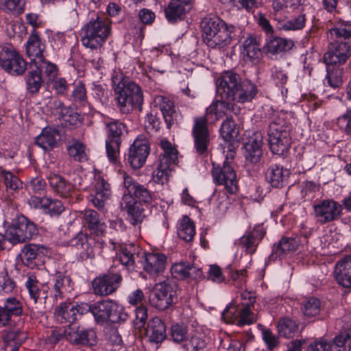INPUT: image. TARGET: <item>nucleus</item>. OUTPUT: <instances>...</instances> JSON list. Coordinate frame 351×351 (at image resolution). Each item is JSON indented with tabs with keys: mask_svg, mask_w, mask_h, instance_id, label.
I'll use <instances>...</instances> for the list:
<instances>
[{
	"mask_svg": "<svg viewBox=\"0 0 351 351\" xmlns=\"http://www.w3.org/2000/svg\"><path fill=\"white\" fill-rule=\"evenodd\" d=\"M116 252V258L109 271L95 278L92 287L95 295L104 296L114 292L122 280L121 273L130 274L132 266V243H117L110 241L108 247Z\"/></svg>",
	"mask_w": 351,
	"mask_h": 351,
	"instance_id": "1",
	"label": "nucleus"
},
{
	"mask_svg": "<svg viewBox=\"0 0 351 351\" xmlns=\"http://www.w3.org/2000/svg\"><path fill=\"white\" fill-rule=\"evenodd\" d=\"M217 93L228 101L245 103L251 101L257 95L255 84L232 71L223 72L216 80Z\"/></svg>",
	"mask_w": 351,
	"mask_h": 351,
	"instance_id": "2",
	"label": "nucleus"
},
{
	"mask_svg": "<svg viewBox=\"0 0 351 351\" xmlns=\"http://www.w3.org/2000/svg\"><path fill=\"white\" fill-rule=\"evenodd\" d=\"M231 101L223 99L211 104L206 110L204 116L194 118V123L192 128V135L194 139V146L196 152L201 156L208 154V145L210 144V132L208 127V121L214 115V121H217L223 116L227 112L232 110L233 105Z\"/></svg>",
	"mask_w": 351,
	"mask_h": 351,
	"instance_id": "3",
	"label": "nucleus"
},
{
	"mask_svg": "<svg viewBox=\"0 0 351 351\" xmlns=\"http://www.w3.org/2000/svg\"><path fill=\"white\" fill-rule=\"evenodd\" d=\"M332 41L323 59L326 64H342L351 56V23L337 24L330 30Z\"/></svg>",
	"mask_w": 351,
	"mask_h": 351,
	"instance_id": "4",
	"label": "nucleus"
},
{
	"mask_svg": "<svg viewBox=\"0 0 351 351\" xmlns=\"http://www.w3.org/2000/svg\"><path fill=\"white\" fill-rule=\"evenodd\" d=\"M111 31L108 19L93 13L81 29V42L86 48L97 49L106 42Z\"/></svg>",
	"mask_w": 351,
	"mask_h": 351,
	"instance_id": "5",
	"label": "nucleus"
},
{
	"mask_svg": "<svg viewBox=\"0 0 351 351\" xmlns=\"http://www.w3.org/2000/svg\"><path fill=\"white\" fill-rule=\"evenodd\" d=\"M147 319V308L142 306L137 307L135 310L133 326L135 330L138 331V334H135V335H138V338L146 335L152 342H162L167 337L166 326L164 322L158 317H155L149 322L147 327L145 328Z\"/></svg>",
	"mask_w": 351,
	"mask_h": 351,
	"instance_id": "6",
	"label": "nucleus"
},
{
	"mask_svg": "<svg viewBox=\"0 0 351 351\" xmlns=\"http://www.w3.org/2000/svg\"><path fill=\"white\" fill-rule=\"evenodd\" d=\"M38 234L37 225L23 214L16 215L5 229L7 241L14 245L26 243Z\"/></svg>",
	"mask_w": 351,
	"mask_h": 351,
	"instance_id": "7",
	"label": "nucleus"
},
{
	"mask_svg": "<svg viewBox=\"0 0 351 351\" xmlns=\"http://www.w3.org/2000/svg\"><path fill=\"white\" fill-rule=\"evenodd\" d=\"M69 244L76 249V260L80 262L93 259L95 256L101 255L106 245L101 237L90 234L89 235L83 232H78L73 237Z\"/></svg>",
	"mask_w": 351,
	"mask_h": 351,
	"instance_id": "8",
	"label": "nucleus"
},
{
	"mask_svg": "<svg viewBox=\"0 0 351 351\" xmlns=\"http://www.w3.org/2000/svg\"><path fill=\"white\" fill-rule=\"evenodd\" d=\"M88 312L93 315L95 322L99 324L107 322L120 323L125 322L128 314L124 308L111 300H101L93 304L88 303Z\"/></svg>",
	"mask_w": 351,
	"mask_h": 351,
	"instance_id": "9",
	"label": "nucleus"
},
{
	"mask_svg": "<svg viewBox=\"0 0 351 351\" xmlns=\"http://www.w3.org/2000/svg\"><path fill=\"white\" fill-rule=\"evenodd\" d=\"M24 305L21 298L9 295L1 300L0 304V328L23 326Z\"/></svg>",
	"mask_w": 351,
	"mask_h": 351,
	"instance_id": "10",
	"label": "nucleus"
},
{
	"mask_svg": "<svg viewBox=\"0 0 351 351\" xmlns=\"http://www.w3.org/2000/svg\"><path fill=\"white\" fill-rule=\"evenodd\" d=\"M114 101L122 114H128L132 110V79L123 73L112 76Z\"/></svg>",
	"mask_w": 351,
	"mask_h": 351,
	"instance_id": "11",
	"label": "nucleus"
},
{
	"mask_svg": "<svg viewBox=\"0 0 351 351\" xmlns=\"http://www.w3.org/2000/svg\"><path fill=\"white\" fill-rule=\"evenodd\" d=\"M27 62L12 45H0V66L8 73L19 76L25 73Z\"/></svg>",
	"mask_w": 351,
	"mask_h": 351,
	"instance_id": "12",
	"label": "nucleus"
},
{
	"mask_svg": "<svg viewBox=\"0 0 351 351\" xmlns=\"http://www.w3.org/2000/svg\"><path fill=\"white\" fill-rule=\"evenodd\" d=\"M88 303L77 302L70 300L62 302L56 310V316L58 322L65 324L64 328H73L74 325H79L78 319L84 314L88 312Z\"/></svg>",
	"mask_w": 351,
	"mask_h": 351,
	"instance_id": "13",
	"label": "nucleus"
},
{
	"mask_svg": "<svg viewBox=\"0 0 351 351\" xmlns=\"http://www.w3.org/2000/svg\"><path fill=\"white\" fill-rule=\"evenodd\" d=\"M153 306L159 311L169 308L177 300L176 291L173 289L169 278L156 283L149 297Z\"/></svg>",
	"mask_w": 351,
	"mask_h": 351,
	"instance_id": "14",
	"label": "nucleus"
},
{
	"mask_svg": "<svg viewBox=\"0 0 351 351\" xmlns=\"http://www.w3.org/2000/svg\"><path fill=\"white\" fill-rule=\"evenodd\" d=\"M50 287V297L53 298L52 302L57 303L59 300L63 299L64 293L73 289V282L66 270L62 267L55 269L49 274V280L47 282Z\"/></svg>",
	"mask_w": 351,
	"mask_h": 351,
	"instance_id": "15",
	"label": "nucleus"
},
{
	"mask_svg": "<svg viewBox=\"0 0 351 351\" xmlns=\"http://www.w3.org/2000/svg\"><path fill=\"white\" fill-rule=\"evenodd\" d=\"M25 286L34 304H44L45 308L46 305L53 306L56 304V303L52 302L53 298L51 299L49 284L40 282L35 275L29 274L27 276Z\"/></svg>",
	"mask_w": 351,
	"mask_h": 351,
	"instance_id": "16",
	"label": "nucleus"
},
{
	"mask_svg": "<svg viewBox=\"0 0 351 351\" xmlns=\"http://www.w3.org/2000/svg\"><path fill=\"white\" fill-rule=\"evenodd\" d=\"M138 262L143 264V270L152 276L161 275L166 268L167 263V256L162 253H146L139 250L136 252Z\"/></svg>",
	"mask_w": 351,
	"mask_h": 351,
	"instance_id": "17",
	"label": "nucleus"
},
{
	"mask_svg": "<svg viewBox=\"0 0 351 351\" xmlns=\"http://www.w3.org/2000/svg\"><path fill=\"white\" fill-rule=\"evenodd\" d=\"M212 176L217 185H223L226 193H236L238 190L237 175L232 167L224 162L222 167L213 162Z\"/></svg>",
	"mask_w": 351,
	"mask_h": 351,
	"instance_id": "18",
	"label": "nucleus"
},
{
	"mask_svg": "<svg viewBox=\"0 0 351 351\" xmlns=\"http://www.w3.org/2000/svg\"><path fill=\"white\" fill-rule=\"evenodd\" d=\"M106 154L110 162H115L121 145V136L125 130V125L119 121H112L106 124Z\"/></svg>",
	"mask_w": 351,
	"mask_h": 351,
	"instance_id": "19",
	"label": "nucleus"
},
{
	"mask_svg": "<svg viewBox=\"0 0 351 351\" xmlns=\"http://www.w3.org/2000/svg\"><path fill=\"white\" fill-rule=\"evenodd\" d=\"M47 254V249L45 246L28 243L24 245L20 256L25 266L30 269H40L45 265Z\"/></svg>",
	"mask_w": 351,
	"mask_h": 351,
	"instance_id": "20",
	"label": "nucleus"
},
{
	"mask_svg": "<svg viewBox=\"0 0 351 351\" xmlns=\"http://www.w3.org/2000/svg\"><path fill=\"white\" fill-rule=\"evenodd\" d=\"M66 339L75 346L93 347L97 344V337L93 328L74 325L73 328H66Z\"/></svg>",
	"mask_w": 351,
	"mask_h": 351,
	"instance_id": "21",
	"label": "nucleus"
},
{
	"mask_svg": "<svg viewBox=\"0 0 351 351\" xmlns=\"http://www.w3.org/2000/svg\"><path fill=\"white\" fill-rule=\"evenodd\" d=\"M315 217L317 221L323 225L337 219L341 213L342 208L337 202L325 199L313 206Z\"/></svg>",
	"mask_w": 351,
	"mask_h": 351,
	"instance_id": "22",
	"label": "nucleus"
},
{
	"mask_svg": "<svg viewBox=\"0 0 351 351\" xmlns=\"http://www.w3.org/2000/svg\"><path fill=\"white\" fill-rule=\"evenodd\" d=\"M29 204L35 208L41 209L44 214L54 218H58L65 210L62 201L46 196H31Z\"/></svg>",
	"mask_w": 351,
	"mask_h": 351,
	"instance_id": "23",
	"label": "nucleus"
},
{
	"mask_svg": "<svg viewBox=\"0 0 351 351\" xmlns=\"http://www.w3.org/2000/svg\"><path fill=\"white\" fill-rule=\"evenodd\" d=\"M0 182L5 186L6 192L10 193V195H3L2 199L7 204H10L14 198L13 193L22 189L23 182L14 173L4 169L1 166H0Z\"/></svg>",
	"mask_w": 351,
	"mask_h": 351,
	"instance_id": "24",
	"label": "nucleus"
},
{
	"mask_svg": "<svg viewBox=\"0 0 351 351\" xmlns=\"http://www.w3.org/2000/svg\"><path fill=\"white\" fill-rule=\"evenodd\" d=\"M265 234L263 228L257 226L247 231L237 242V245L247 254H253L256 251L259 243Z\"/></svg>",
	"mask_w": 351,
	"mask_h": 351,
	"instance_id": "25",
	"label": "nucleus"
},
{
	"mask_svg": "<svg viewBox=\"0 0 351 351\" xmlns=\"http://www.w3.org/2000/svg\"><path fill=\"white\" fill-rule=\"evenodd\" d=\"M46 45V40L41 38L36 29H32L25 44L26 54L31 62L38 61L45 58Z\"/></svg>",
	"mask_w": 351,
	"mask_h": 351,
	"instance_id": "26",
	"label": "nucleus"
},
{
	"mask_svg": "<svg viewBox=\"0 0 351 351\" xmlns=\"http://www.w3.org/2000/svg\"><path fill=\"white\" fill-rule=\"evenodd\" d=\"M14 327L5 330L3 335V342L5 349L8 351H19V348L25 342L27 339V332L16 324H13Z\"/></svg>",
	"mask_w": 351,
	"mask_h": 351,
	"instance_id": "27",
	"label": "nucleus"
},
{
	"mask_svg": "<svg viewBox=\"0 0 351 351\" xmlns=\"http://www.w3.org/2000/svg\"><path fill=\"white\" fill-rule=\"evenodd\" d=\"M83 226L90 234L101 237L106 231V225L100 215L95 210L87 209L82 213Z\"/></svg>",
	"mask_w": 351,
	"mask_h": 351,
	"instance_id": "28",
	"label": "nucleus"
},
{
	"mask_svg": "<svg viewBox=\"0 0 351 351\" xmlns=\"http://www.w3.org/2000/svg\"><path fill=\"white\" fill-rule=\"evenodd\" d=\"M111 195L110 184L101 177L97 180L95 190L90 195V201L95 208L103 211L105 209V204L109 199Z\"/></svg>",
	"mask_w": 351,
	"mask_h": 351,
	"instance_id": "29",
	"label": "nucleus"
},
{
	"mask_svg": "<svg viewBox=\"0 0 351 351\" xmlns=\"http://www.w3.org/2000/svg\"><path fill=\"white\" fill-rule=\"evenodd\" d=\"M154 105L162 112L169 129L171 128L172 125L177 123L178 113L171 99L163 95H158L154 98Z\"/></svg>",
	"mask_w": 351,
	"mask_h": 351,
	"instance_id": "30",
	"label": "nucleus"
},
{
	"mask_svg": "<svg viewBox=\"0 0 351 351\" xmlns=\"http://www.w3.org/2000/svg\"><path fill=\"white\" fill-rule=\"evenodd\" d=\"M26 71L27 72L24 76L25 90L27 94L34 96L39 93L44 83V80L40 73V70L38 67L34 66L31 62L29 66H27Z\"/></svg>",
	"mask_w": 351,
	"mask_h": 351,
	"instance_id": "31",
	"label": "nucleus"
},
{
	"mask_svg": "<svg viewBox=\"0 0 351 351\" xmlns=\"http://www.w3.org/2000/svg\"><path fill=\"white\" fill-rule=\"evenodd\" d=\"M263 136L260 132H256L249 136L244 144L245 156L252 163L259 161L262 154Z\"/></svg>",
	"mask_w": 351,
	"mask_h": 351,
	"instance_id": "32",
	"label": "nucleus"
},
{
	"mask_svg": "<svg viewBox=\"0 0 351 351\" xmlns=\"http://www.w3.org/2000/svg\"><path fill=\"white\" fill-rule=\"evenodd\" d=\"M48 181L53 193L60 197H71L75 190V185L60 174H49Z\"/></svg>",
	"mask_w": 351,
	"mask_h": 351,
	"instance_id": "33",
	"label": "nucleus"
},
{
	"mask_svg": "<svg viewBox=\"0 0 351 351\" xmlns=\"http://www.w3.org/2000/svg\"><path fill=\"white\" fill-rule=\"evenodd\" d=\"M334 275L339 285L345 288H351V255L337 262Z\"/></svg>",
	"mask_w": 351,
	"mask_h": 351,
	"instance_id": "34",
	"label": "nucleus"
},
{
	"mask_svg": "<svg viewBox=\"0 0 351 351\" xmlns=\"http://www.w3.org/2000/svg\"><path fill=\"white\" fill-rule=\"evenodd\" d=\"M120 174H123V182L122 186L123 195L119 203L121 213L124 215L125 213L128 215V219L132 221V177L125 171H119Z\"/></svg>",
	"mask_w": 351,
	"mask_h": 351,
	"instance_id": "35",
	"label": "nucleus"
},
{
	"mask_svg": "<svg viewBox=\"0 0 351 351\" xmlns=\"http://www.w3.org/2000/svg\"><path fill=\"white\" fill-rule=\"evenodd\" d=\"M53 107L59 110V119L65 123L66 126H77L82 123V118L73 108L66 107L59 99L53 100Z\"/></svg>",
	"mask_w": 351,
	"mask_h": 351,
	"instance_id": "36",
	"label": "nucleus"
},
{
	"mask_svg": "<svg viewBox=\"0 0 351 351\" xmlns=\"http://www.w3.org/2000/svg\"><path fill=\"white\" fill-rule=\"evenodd\" d=\"M149 154V146L147 139L143 136L133 142V169H140L146 162Z\"/></svg>",
	"mask_w": 351,
	"mask_h": 351,
	"instance_id": "37",
	"label": "nucleus"
},
{
	"mask_svg": "<svg viewBox=\"0 0 351 351\" xmlns=\"http://www.w3.org/2000/svg\"><path fill=\"white\" fill-rule=\"evenodd\" d=\"M271 151L278 155H282L290 147L291 138L290 133L268 132Z\"/></svg>",
	"mask_w": 351,
	"mask_h": 351,
	"instance_id": "38",
	"label": "nucleus"
},
{
	"mask_svg": "<svg viewBox=\"0 0 351 351\" xmlns=\"http://www.w3.org/2000/svg\"><path fill=\"white\" fill-rule=\"evenodd\" d=\"M289 171L278 165L269 167L267 173V179L272 186L282 187L289 176Z\"/></svg>",
	"mask_w": 351,
	"mask_h": 351,
	"instance_id": "39",
	"label": "nucleus"
},
{
	"mask_svg": "<svg viewBox=\"0 0 351 351\" xmlns=\"http://www.w3.org/2000/svg\"><path fill=\"white\" fill-rule=\"evenodd\" d=\"M66 150L69 157L76 162H83L88 159V149L80 140L73 138L69 141Z\"/></svg>",
	"mask_w": 351,
	"mask_h": 351,
	"instance_id": "40",
	"label": "nucleus"
},
{
	"mask_svg": "<svg viewBox=\"0 0 351 351\" xmlns=\"http://www.w3.org/2000/svg\"><path fill=\"white\" fill-rule=\"evenodd\" d=\"M293 46V43L291 40L274 36L272 35L267 39L265 48L267 53L276 54L289 50Z\"/></svg>",
	"mask_w": 351,
	"mask_h": 351,
	"instance_id": "41",
	"label": "nucleus"
},
{
	"mask_svg": "<svg viewBox=\"0 0 351 351\" xmlns=\"http://www.w3.org/2000/svg\"><path fill=\"white\" fill-rule=\"evenodd\" d=\"M299 245V241L296 238L282 237L278 243L273 247V254L283 257L287 254L295 252Z\"/></svg>",
	"mask_w": 351,
	"mask_h": 351,
	"instance_id": "42",
	"label": "nucleus"
},
{
	"mask_svg": "<svg viewBox=\"0 0 351 351\" xmlns=\"http://www.w3.org/2000/svg\"><path fill=\"white\" fill-rule=\"evenodd\" d=\"M35 145L42 148L44 152H49L57 146V141L54 130L44 128L41 133L35 138Z\"/></svg>",
	"mask_w": 351,
	"mask_h": 351,
	"instance_id": "43",
	"label": "nucleus"
},
{
	"mask_svg": "<svg viewBox=\"0 0 351 351\" xmlns=\"http://www.w3.org/2000/svg\"><path fill=\"white\" fill-rule=\"evenodd\" d=\"M31 62L34 66L38 67L40 75L43 77H45L46 78L47 84H49V82L58 76V68L57 65L47 60L45 58Z\"/></svg>",
	"mask_w": 351,
	"mask_h": 351,
	"instance_id": "44",
	"label": "nucleus"
},
{
	"mask_svg": "<svg viewBox=\"0 0 351 351\" xmlns=\"http://www.w3.org/2000/svg\"><path fill=\"white\" fill-rule=\"evenodd\" d=\"M224 23L217 17H205L202 21L201 26L203 31V38L205 43L206 41L213 39V34H216L218 30L221 29V26L223 25Z\"/></svg>",
	"mask_w": 351,
	"mask_h": 351,
	"instance_id": "45",
	"label": "nucleus"
},
{
	"mask_svg": "<svg viewBox=\"0 0 351 351\" xmlns=\"http://www.w3.org/2000/svg\"><path fill=\"white\" fill-rule=\"evenodd\" d=\"M224 23L217 17H205L202 21L201 26L203 31V38L205 43L206 41L213 39V34H216L218 30L221 29V26L223 25Z\"/></svg>",
	"mask_w": 351,
	"mask_h": 351,
	"instance_id": "46",
	"label": "nucleus"
},
{
	"mask_svg": "<svg viewBox=\"0 0 351 351\" xmlns=\"http://www.w3.org/2000/svg\"><path fill=\"white\" fill-rule=\"evenodd\" d=\"M67 97L73 104L79 107H85L88 104L85 84L82 81L75 84L71 93Z\"/></svg>",
	"mask_w": 351,
	"mask_h": 351,
	"instance_id": "47",
	"label": "nucleus"
},
{
	"mask_svg": "<svg viewBox=\"0 0 351 351\" xmlns=\"http://www.w3.org/2000/svg\"><path fill=\"white\" fill-rule=\"evenodd\" d=\"M177 1L171 0L165 8V16L169 21L175 22L181 19L191 10V6L180 4Z\"/></svg>",
	"mask_w": 351,
	"mask_h": 351,
	"instance_id": "48",
	"label": "nucleus"
},
{
	"mask_svg": "<svg viewBox=\"0 0 351 351\" xmlns=\"http://www.w3.org/2000/svg\"><path fill=\"white\" fill-rule=\"evenodd\" d=\"M195 234V228L193 222L189 217L184 216L178 228V237L186 242H190L193 240Z\"/></svg>",
	"mask_w": 351,
	"mask_h": 351,
	"instance_id": "49",
	"label": "nucleus"
},
{
	"mask_svg": "<svg viewBox=\"0 0 351 351\" xmlns=\"http://www.w3.org/2000/svg\"><path fill=\"white\" fill-rule=\"evenodd\" d=\"M232 36L231 32L228 30L226 25L224 23L223 25L221 26V29L218 30L215 36L213 34V39L209 41H206V45L211 47H222L231 41Z\"/></svg>",
	"mask_w": 351,
	"mask_h": 351,
	"instance_id": "50",
	"label": "nucleus"
},
{
	"mask_svg": "<svg viewBox=\"0 0 351 351\" xmlns=\"http://www.w3.org/2000/svg\"><path fill=\"white\" fill-rule=\"evenodd\" d=\"M244 53L252 61L258 60L262 56L261 45L254 37H248L243 43Z\"/></svg>",
	"mask_w": 351,
	"mask_h": 351,
	"instance_id": "51",
	"label": "nucleus"
},
{
	"mask_svg": "<svg viewBox=\"0 0 351 351\" xmlns=\"http://www.w3.org/2000/svg\"><path fill=\"white\" fill-rule=\"evenodd\" d=\"M220 133L226 141H234L238 138L239 129L232 119L227 118L221 126Z\"/></svg>",
	"mask_w": 351,
	"mask_h": 351,
	"instance_id": "52",
	"label": "nucleus"
},
{
	"mask_svg": "<svg viewBox=\"0 0 351 351\" xmlns=\"http://www.w3.org/2000/svg\"><path fill=\"white\" fill-rule=\"evenodd\" d=\"M173 164L167 162L165 158H160L158 167L153 173V180L155 182L163 184L168 181L171 166Z\"/></svg>",
	"mask_w": 351,
	"mask_h": 351,
	"instance_id": "53",
	"label": "nucleus"
},
{
	"mask_svg": "<svg viewBox=\"0 0 351 351\" xmlns=\"http://www.w3.org/2000/svg\"><path fill=\"white\" fill-rule=\"evenodd\" d=\"M305 21V15L301 14L290 20L286 21L283 19L279 23H277V28L284 31L300 30L304 27Z\"/></svg>",
	"mask_w": 351,
	"mask_h": 351,
	"instance_id": "54",
	"label": "nucleus"
},
{
	"mask_svg": "<svg viewBox=\"0 0 351 351\" xmlns=\"http://www.w3.org/2000/svg\"><path fill=\"white\" fill-rule=\"evenodd\" d=\"M301 310L306 317H315L319 314L321 302L317 298L311 297L302 302Z\"/></svg>",
	"mask_w": 351,
	"mask_h": 351,
	"instance_id": "55",
	"label": "nucleus"
},
{
	"mask_svg": "<svg viewBox=\"0 0 351 351\" xmlns=\"http://www.w3.org/2000/svg\"><path fill=\"white\" fill-rule=\"evenodd\" d=\"M277 327L279 334L286 338L292 337L298 330L295 322L288 317L280 319Z\"/></svg>",
	"mask_w": 351,
	"mask_h": 351,
	"instance_id": "56",
	"label": "nucleus"
},
{
	"mask_svg": "<svg viewBox=\"0 0 351 351\" xmlns=\"http://www.w3.org/2000/svg\"><path fill=\"white\" fill-rule=\"evenodd\" d=\"M48 86L54 92V95L58 97H68L71 84L62 77H56L49 82Z\"/></svg>",
	"mask_w": 351,
	"mask_h": 351,
	"instance_id": "57",
	"label": "nucleus"
},
{
	"mask_svg": "<svg viewBox=\"0 0 351 351\" xmlns=\"http://www.w3.org/2000/svg\"><path fill=\"white\" fill-rule=\"evenodd\" d=\"M291 125L286 121V114L280 113L274 117L269 126L268 132L290 133Z\"/></svg>",
	"mask_w": 351,
	"mask_h": 351,
	"instance_id": "58",
	"label": "nucleus"
},
{
	"mask_svg": "<svg viewBox=\"0 0 351 351\" xmlns=\"http://www.w3.org/2000/svg\"><path fill=\"white\" fill-rule=\"evenodd\" d=\"M25 0H3L1 9L8 14L20 15L25 11Z\"/></svg>",
	"mask_w": 351,
	"mask_h": 351,
	"instance_id": "59",
	"label": "nucleus"
},
{
	"mask_svg": "<svg viewBox=\"0 0 351 351\" xmlns=\"http://www.w3.org/2000/svg\"><path fill=\"white\" fill-rule=\"evenodd\" d=\"M247 305L244 304V306H241V308L239 311V326L250 325L255 323L257 320V315L252 312V310H254V306Z\"/></svg>",
	"mask_w": 351,
	"mask_h": 351,
	"instance_id": "60",
	"label": "nucleus"
},
{
	"mask_svg": "<svg viewBox=\"0 0 351 351\" xmlns=\"http://www.w3.org/2000/svg\"><path fill=\"white\" fill-rule=\"evenodd\" d=\"M326 79L332 87H339L343 83V69L339 66H329L327 69Z\"/></svg>",
	"mask_w": 351,
	"mask_h": 351,
	"instance_id": "61",
	"label": "nucleus"
},
{
	"mask_svg": "<svg viewBox=\"0 0 351 351\" xmlns=\"http://www.w3.org/2000/svg\"><path fill=\"white\" fill-rule=\"evenodd\" d=\"M90 94L93 98L99 103L104 104L108 100V90L106 85L93 82L90 86Z\"/></svg>",
	"mask_w": 351,
	"mask_h": 351,
	"instance_id": "62",
	"label": "nucleus"
},
{
	"mask_svg": "<svg viewBox=\"0 0 351 351\" xmlns=\"http://www.w3.org/2000/svg\"><path fill=\"white\" fill-rule=\"evenodd\" d=\"M28 190L36 195H45L47 191V183L41 177L32 178L27 184Z\"/></svg>",
	"mask_w": 351,
	"mask_h": 351,
	"instance_id": "63",
	"label": "nucleus"
},
{
	"mask_svg": "<svg viewBox=\"0 0 351 351\" xmlns=\"http://www.w3.org/2000/svg\"><path fill=\"white\" fill-rule=\"evenodd\" d=\"M134 195L138 203L148 204L151 202L152 195L149 190L143 185L133 181Z\"/></svg>",
	"mask_w": 351,
	"mask_h": 351,
	"instance_id": "64",
	"label": "nucleus"
}]
</instances>
